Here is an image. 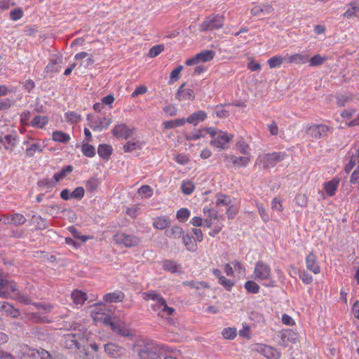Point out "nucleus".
Returning <instances> with one entry per match:
<instances>
[{"instance_id":"1","label":"nucleus","mask_w":359,"mask_h":359,"mask_svg":"<svg viewBox=\"0 0 359 359\" xmlns=\"http://www.w3.org/2000/svg\"><path fill=\"white\" fill-rule=\"evenodd\" d=\"M207 133L210 134L212 140L210 145L215 147L221 150L226 149L229 147V142L233 139V135L227 134L215 128H207Z\"/></svg>"},{"instance_id":"2","label":"nucleus","mask_w":359,"mask_h":359,"mask_svg":"<svg viewBox=\"0 0 359 359\" xmlns=\"http://www.w3.org/2000/svg\"><path fill=\"white\" fill-rule=\"evenodd\" d=\"M254 275L255 279L256 280H269V283L266 284V286H275V282L271 280V268L267 264L262 261H259L255 264Z\"/></svg>"},{"instance_id":"3","label":"nucleus","mask_w":359,"mask_h":359,"mask_svg":"<svg viewBox=\"0 0 359 359\" xmlns=\"http://www.w3.org/2000/svg\"><path fill=\"white\" fill-rule=\"evenodd\" d=\"M224 25L223 16L212 14L208 16L200 25L201 32L212 31L220 29Z\"/></svg>"},{"instance_id":"4","label":"nucleus","mask_w":359,"mask_h":359,"mask_svg":"<svg viewBox=\"0 0 359 359\" xmlns=\"http://www.w3.org/2000/svg\"><path fill=\"white\" fill-rule=\"evenodd\" d=\"M215 53L211 50H203L185 61L187 66H193L201 63L208 62L213 60Z\"/></svg>"},{"instance_id":"5","label":"nucleus","mask_w":359,"mask_h":359,"mask_svg":"<svg viewBox=\"0 0 359 359\" xmlns=\"http://www.w3.org/2000/svg\"><path fill=\"white\" fill-rule=\"evenodd\" d=\"M285 156V152H273L259 156L258 160L263 164L264 168L266 169L275 166L277 163L282 161Z\"/></svg>"},{"instance_id":"6","label":"nucleus","mask_w":359,"mask_h":359,"mask_svg":"<svg viewBox=\"0 0 359 359\" xmlns=\"http://www.w3.org/2000/svg\"><path fill=\"white\" fill-rule=\"evenodd\" d=\"M113 239L116 243L122 244L126 248L137 246L140 243V239L138 237L125 233H117L114 236Z\"/></svg>"},{"instance_id":"7","label":"nucleus","mask_w":359,"mask_h":359,"mask_svg":"<svg viewBox=\"0 0 359 359\" xmlns=\"http://www.w3.org/2000/svg\"><path fill=\"white\" fill-rule=\"evenodd\" d=\"M16 290L15 283L8 281L4 273L0 271V297L8 298L11 292H15Z\"/></svg>"},{"instance_id":"8","label":"nucleus","mask_w":359,"mask_h":359,"mask_svg":"<svg viewBox=\"0 0 359 359\" xmlns=\"http://www.w3.org/2000/svg\"><path fill=\"white\" fill-rule=\"evenodd\" d=\"M224 161L227 163L226 166L231 167V165L237 168L246 167L250 161L249 156H236L233 155L223 154Z\"/></svg>"},{"instance_id":"9","label":"nucleus","mask_w":359,"mask_h":359,"mask_svg":"<svg viewBox=\"0 0 359 359\" xmlns=\"http://www.w3.org/2000/svg\"><path fill=\"white\" fill-rule=\"evenodd\" d=\"M155 303L151 305L152 309L154 311L157 312L158 315L161 313L163 314L165 313L167 315H172L175 311V309L172 307H169L167 306L165 300L159 295L158 298L156 299ZM163 315H162L163 316Z\"/></svg>"},{"instance_id":"10","label":"nucleus","mask_w":359,"mask_h":359,"mask_svg":"<svg viewBox=\"0 0 359 359\" xmlns=\"http://www.w3.org/2000/svg\"><path fill=\"white\" fill-rule=\"evenodd\" d=\"M329 130L330 128L326 125H314L307 129L306 133L313 138L319 139L325 137Z\"/></svg>"},{"instance_id":"11","label":"nucleus","mask_w":359,"mask_h":359,"mask_svg":"<svg viewBox=\"0 0 359 359\" xmlns=\"http://www.w3.org/2000/svg\"><path fill=\"white\" fill-rule=\"evenodd\" d=\"M299 341L298 334L292 330H285L281 334L280 345L286 347L289 343L296 344Z\"/></svg>"},{"instance_id":"12","label":"nucleus","mask_w":359,"mask_h":359,"mask_svg":"<svg viewBox=\"0 0 359 359\" xmlns=\"http://www.w3.org/2000/svg\"><path fill=\"white\" fill-rule=\"evenodd\" d=\"M104 351L111 358H121L125 353V349L114 343L104 345Z\"/></svg>"},{"instance_id":"13","label":"nucleus","mask_w":359,"mask_h":359,"mask_svg":"<svg viewBox=\"0 0 359 359\" xmlns=\"http://www.w3.org/2000/svg\"><path fill=\"white\" fill-rule=\"evenodd\" d=\"M135 128L130 129L126 124L117 125L114 127L112 133L116 137H122L126 140L129 138L133 134Z\"/></svg>"},{"instance_id":"14","label":"nucleus","mask_w":359,"mask_h":359,"mask_svg":"<svg viewBox=\"0 0 359 359\" xmlns=\"http://www.w3.org/2000/svg\"><path fill=\"white\" fill-rule=\"evenodd\" d=\"M65 344L68 348H80L81 347V338L80 334H68L65 337Z\"/></svg>"},{"instance_id":"15","label":"nucleus","mask_w":359,"mask_h":359,"mask_svg":"<svg viewBox=\"0 0 359 359\" xmlns=\"http://www.w3.org/2000/svg\"><path fill=\"white\" fill-rule=\"evenodd\" d=\"M309 55L303 53H294L293 55H287L285 60L290 64L304 65L309 62Z\"/></svg>"},{"instance_id":"16","label":"nucleus","mask_w":359,"mask_h":359,"mask_svg":"<svg viewBox=\"0 0 359 359\" xmlns=\"http://www.w3.org/2000/svg\"><path fill=\"white\" fill-rule=\"evenodd\" d=\"M347 6L348 8L342 14V17L348 20L359 18V6L355 1L350 2Z\"/></svg>"},{"instance_id":"17","label":"nucleus","mask_w":359,"mask_h":359,"mask_svg":"<svg viewBox=\"0 0 359 359\" xmlns=\"http://www.w3.org/2000/svg\"><path fill=\"white\" fill-rule=\"evenodd\" d=\"M273 8L269 4H257L251 8V14L252 15H259L261 14L269 15L273 12Z\"/></svg>"},{"instance_id":"18","label":"nucleus","mask_w":359,"mask_h":359,"mask_svg":"<svg viewBox=\"0 0 359 359\" xmlns=\"http://www.w3.org/2000/svg\"><path fill=\"white\" fill-rule=\"evenodd\" d=\"M306 263L307 269L312 271L314 274H318L320 273V269L317 263L316 256L313 252H310L307 255L306 258Z\"/></svg>"},{"instance_id":"19","label":"nucleus","mask_w":359,"mask_h":359,"mask_svg":"<svg viewBox=\"0 0 359 359\" xmlns=\"http://www.w3.org/2000/svg\"><path fill=\"white\" fill-rule=\"evenodd\" d=\"M141 359H158L159 355L156 348L145 346L139 351Z\"/></svg>"},{"instance_id":"20","label":"nucleus","mask_w":359,"mask_h":359,"mask_svg":"<svg viewBox=\"0 0 359 359\" xmlns=\"http://www.w3.org/2000/svg\"><path fill=\"white\" fill-rule=\"evenodd\" d=\"M111 329L113 332L118 334L122 337H130L132 335L130 330L125 326L123 323H121L119 321H117L116 323H111Z\"/></svg>"},{"instance_id":"21","label":"nucleus","mask_w":359,"mask_h":359,"mask_svg":"<svg viewBox=\"0 0 359 359\" xmlns=\"http://www.w3.org/2000/svg\"><path fill=\"white\" fill-rule=\"evenodd\" d=\"M207 118V114L202 110L198 111L191 114L187 118V122L189 123H191L194 126H196L200 122L203 121Z\"/></svg>"},{"instance_id":"22","label":"nucleus","mask_w":359,"mask_h":359,"mask_svg":"<svg viewBox=\"0 0 359 359\" xmlns=\"http://www.w3.org/2000/svg\"><path fill=\"white\" fill-rule=\"evenodd\" d=\"M144 143L140 141L137 138H133L131 140L127 142L123 146V150L125 152H131L137 149H141Z\"/></svg>"},{"instance_id":"23","label":"nucleus","mask_w":359,"mask_h":359,"mask_svg":"<svg viewBox=\"0 0 359 359\" xmlns=\"http://www.w3.org/2000/svg\"><path fill=\"white\" fill-rule=\"evenodd\" d=\"M195 95L193 91H177L176 93V98L182 102L183 104L188 103L189 101L193 100Z\"/></svg>"},{"instance_id":"24","label":"nucleus","mask_w":359,"mask_h":359,"mask_svg":"<svg viewBox=\"0 0 359 359\" xmlns=\"http://www.w3.org/2000/svg\"><path fill=\"white\" fill-rule=\"evenodd\" d=\"M339 183V180L334 179L324 184V189L326 194L332 196L335 194V191L337 189L338 184Z\"/></svg>"},{"instance_id":"25","label":"nucleus","mask_w":359,"mask_h":359,"mask_svg":"<svg viewBox=\"0 0 359 359\" xmlns=\"http://www.w3.org/2000/svg\"><path fill=\"white\" fill-rule=\"evenodd\" d=\"M262 351L264 355L269 359H278L280 356V353L271 346H264Z\"/></svg>"},{"instance_id":"26","label":"nucleus","mask_w":359,"mask_h":359,"mask_svg":"<svg viewBox=\"0 0 359 359\" xmlns=\"http://www.w3.org/2000/svg\"><path fill=\"white\" fill-rule=\"evenodd\" d=\"M111 123V120L110 118L107 119L106 118H98L97 120L95 121V122L90 124V127L93 130H95L96 128L101 130L102 128H107L108 127Z\"/></svg>"},{"instance_id":"27","label":"nucleus","mask_w":359,"mask_h":359,"mask_svg":"<svg viewBox=\"0 0 359 359\" xmlns=\"http://www.w3.org/2000/svg\"><path fill=\"white\" fill-rule=\"evenodd\" d=\"M26 318L36 323H44L49 322L45 316H41L38 312L27 313Z\"/></svg>"},{"instance_id":"28","label":"nucleus","mask_w":359,"mask_h":359,"mask_svg":"<svg viewBox=\"0 0 359 359\" xmlns=\"http://www.w3.org/2000/svg\"><path fill=\"white\" fill-rule=\"evenodd\" d=\"M163 268L165 271H170L171 273L180 272V265L175 261L165 260L163 262Z\"/></svg>"},{"instance_id":"29","label":"nucleus","mask_w":359,"mask_h":359,"mask_svg":"<svg viewBox=\"0 0 359 359\" xmlns=\"http://www.w3.org/2000/svg\"><path fill=\"white\" fill-rule=\"evenodd\" d=\"M72 298L74 304L82 305L87 299V295L85 292L80 290H74L72 293Z\"/></svg>"},{"instance_id":"30","label":"nucleus","mask_w":359,"mask_h":359,"mask_svg":"<svg viewBox=\"0 0 359 359\" xmlns=\"http://www.w3.org/2000/svg\"><path fill=\"white\" fill-rule=\"evenodd\" d=\"M183 233L182 229L178 226H174L165 231L167 237L173 239L179 238L183 235Z\"/></svg>"},{"instance_id":"31","label":"nucleus","mask_w":359,"mask_h":359,"mask_svg":"<svg viewBox=\"0 0 359 359\" xmlns=\"http://www.w3.org/2000/svg\"><path fill=\"white\" fill-rule=\"evenodd\" d=\"M207 128L196 130L189 133L185 134V139L187 140H196L201 137L205 136V133H207Z\"/></svg>"},{"instance_id":"32","label":"nucleus","mask_w":359,"mask_h":359,"mask_svg":"<svg viewBox=\"0 0 359 359\" xmlns=\"http://www.w3.org/2000/svg\"><path fill=\"white\" fill-rule=\"evenodd\" d=\"M285 60V58L281 55H277L270 57L267 60V63L271 69H273L280 67L283 64Z\"/></svg>"},{"instance_id":"33","label":"nucleus","mask_w":359,"mask_h":359,"mask_svg":"<svg viewBox=\"0 0 359 359\" xmlns=\"http://www.w3.org/2000/svg\"><path fill=\"white\" fill-rule=\"evenodd\" d=\"M123 299V294L121 292L108 293L104 296V300L109 303L122 302Z\"/></svg>"},{"instance_id":"34","label":"nucleus","mask_w":359,"mask_h":359,"mask_svg":"<svg viewBox=\"0 0 359 359\" xmlns=\"http://www.w3.org/2000/svg\"><path fill=\"white\" fill-rule=\"evenodd\" d=\"M182 237L183 243L187 249L190 252H195L197 249V245L196 242L192 241L191 238L188 234L183 233Z\"/></svg>"},{"instance_id":"35","label":"nucleus","mask_w":359,"mask_h":359,"mask_svg":"<svg viewBox=\"0 0 359 359\" xmlns=\"http://www.w3.org/2000/svg\"><path fill=\"white\" fill-rule=\"evenodd\" d=\"M170 224V221L165 217H159L154 219L153 226L158 229H164Z\"/></svg>"},{"instance_id":"36","label":"nucleus","mask_w":359,"mask_h":359,"mask_svg":"<svg viewBox=\"0 0 359 359\" xmlns=\"http://www.w3.org/2000/svg\"><path fill=\"white\" fill-rule=\"evenodd\" d=\"M112 151V148L111 146L107 144H100L98 147L97 153L99 156L104 159H107L109 156L111 155Z\"/></svg>"},{"instance_id":"37","label":"nucleus","mask_w":359,"mask_h":359,"mask_svg":"<svg viewBox=\"0 0 359 359\" xmlns=\"http://www.w3.org/2000/svg\"><path fill=\"white\" fill-rule=\"evenodd\" d=\"M336 99L337 105L341 107L344 106L346 103L351 101L352 97L349 93L345 92L344 93L337 94Z\"/></svg>"},{"instance_id":"38","label":"nucleus","mask_w":359,"mask_h":359,"mask_svg":"<svg viewBox=\"0 0 359 359\" xmlns=\"http://www.w3.org/2000/svg\"><path fill=\"white\" fill-rule=\"evenodd\" d=\"M48 118L47 116L39 115L33 118L31 125L33 127L42 128L48 123Z\"/></svg>"},{"instance_id":"39","label":"nucleus","mask_w":359,"mask_h":359,"mask_svg":"<svg viewBox=\"0 0 359 359\" xmlns=\"http://www.w3.org/2000/svg\"><path fill=\"white\" fill-rule=\"evenodd\" d=\"M53 140L55 142L65 143L70 140V137L67 133L57 130L53 133Z\"/></svg>"},{"instance_id":"40","label":"nucleus","mask_w":359,"mask_h":359,"mask_svg":"<svg viewBox=\"0 0 359 359\" xmlns=\"http://www.w3.org/2000/svg\"><path fill=\"white\" fill-rule=\"evenodd\" d=\"M0 142L4 145L6 149H11L15 146L16 140L15 137L6 135L1 138Z\"/></svg>"},{"instance_id":"41","label":"nucleus","mask_w":359,"mask_h":359,"mask_svg":"<svg viewBox=\"0 0 359 359\" xmlns=\"http://www.w3.org/2000/svg\"><path fill=\"white\" fill-rule=\"evenodd\" d=\"M99 180L96 177L90 178L86 183V189L87 191L93 193L95 191L99 186Z\"/></svg>"},{"instance_id":"42","label":"nucleus","mask_w":359,"mask_h":359,"mask_svg":"<svg viewBox=\"0 0 359 359\" xmlns=\"http://www.w3.org/2000/svg\"><path fill=\"white\" fill-rule=\"evenodd\" d=\"M327 57L326 56H320L317 54L313 56L311 59L309 58V65L311 67L319 66L323 65L326 60Z\"/></svg>"},{"instance_id":"43","label":"nucleus","mask_w":359,"mask_h":359,"mask_svg":"<svg viewBox=\"0 0 359 359\" xmlns=\"http://www.w3.org/2000/svg\"><path fill=\"white\" fill-rule=\"evenodd\" d=\"M43 147H41L39 143L32 144L30 147L26 149V155L27 156L32 157L36 152H41L43 151Z\"/></svg>"},{"instance_id":"44","label":"nucleus","mask_w":359,"mask_h":359,"mask_svg":"<svg viewBox=\"0 0 359 359\" xmlns=\"http://www.w3.org/2000/svg\"><path fill=\"white\" fill-rule=\"evenodd\" d=\"M34 359H55L49 352L44 349L36 350L32 353Z\"/></svg>"},{"instance_id":"45","label":"nucleus","mask_w":359,"mask_h":359,"mask_svg":"<svg viewBox=\"0 0 359 359\" xmlns=\"http://www.w3.org/2000/svg\"><path fill=\"white\" fill-rule=\"evenodd\" d=\"M165 50L163 44H158L151 47L148 53V56L150 57H156Z\"/></svg>"},{"instance_id":"46","label":"nucleus","mask_w":359,"mask_h":359,"mask_svg":"<svg viewBox=\"0 0 359 359\" xmlns=\"http://www.w3.org/2000/svg\"><path fill=\"white\" fill-rule=\"evenodd\" d=\"M25 216L20 213H14L11 215V222L15 225H21L26 222Z\"/></svg>"},{"instance_id":"47","label":"nucleus","mask_w":359,"mask_h":359,"mask_svg":"<svg viewBox=\"0 0 359 359\" xmlns=\"http://www.w3.org/2000/svg\"><path fill=\"white\" fill-rule=\"evenodd\" d=\"M81 359H100V355L95 350H89V348H87L83 350Z\"/></svg>"},{"instance_id":"48","label":"nucleus","mask_w":359,"mask_h":359,"mask_svg":"<svg viewBox=\"0 0 359 359\" xmlns=\"http://www.w3.org/2000/svg\"><path fill=\"white\" fill-rule=\"evenodd\" d=\"M231 203V200L229 196L218 194L216 195V205L217 206L224 205H229Z\"/></svg>"},{"instance_id":"49","label":"nucleus","mask_w":359,"mask_h":359,"mask_svg":"<svg viewBox=\"0 0 359 359\" xmlns=\"http://www.w3.org/2000/svg\"><path fill=\"white\" fill-rule=\"evenodd\" d=\"M32 305L36 309H42L44 313H48L52 311L53 306L50 303H33Z\"/></svg>"},{"instance_id":"50","label":"nucleus","mask_w":359,"mask_h":359,"mask_svg":"<svg viewBox=\"0 0 359 359\" xmlns=\"http://www.w3.org/2000/svg\"><path fill=\"white\" fill-rule=\"evenodd\" d=\"M245 288L248 292L252 294H257L259 290V286L258 284L252 280L247 281L245 284Z\"/></svg>"},{"instance_id":"51","label":"nucleus","mask_w":359,"mask_h":359,"mask_svg":"<svg viewBox=\"0 0 359 359\" xmlns=\"http://www.w3.org/2000/svg\"><path fill=\"white\" fill-rule=\"evenodd\" d=\"M194 184L191 181H184L182 184V191L187 195L191 194L194 189Z\"/></svg>"},{"instance_id":"52","label":"nucleus","mask_w":359,"mask_h":359,"mask_svg":"<svg viewBox=\"0 0 359 359\" xmlns=\"http://www.w3.org/2000/svg\"><path fill=\"white\" fill-rule=\"evenodd\" d=\"M24 16V11L21 8H16L10 12V18L13 21H17Z\"/></svg>"},{"instance_id":"53","label":"nucleus","mask_w":359,"mask_h":359,"mask_svg":"<svg viewBox=\"0 0 359 359\" xmlns=\"http://www.w3.org/2000/svg\"><path fill=\"white\" fill-rule=\"evenodd\" d=\"M83 154L88 157H93L95 154V149L89 144H84L81 148Z\"/></svg>"},{"instance_id":"54","label":"nucleus","mask_w":359,"mask_h":359,"mask_svg":"<svg viewBox=\"0 0 359 359\" xmlns=\"http://www.w3.org/2000/svg\"><path fill=\"white\" fill-rule=\"evenodd\" d=\"M184 67L182 65H179L176 68H175L170 74V82L174 83L177 81L180 77V74L181 72L183 70Z\"/></svg>"},{"instance_id":"55","label":"nucleus","mask_w":359,"mask_h":359,"mask_svg":"<svg viewBox=\"0 0 359 359\" xmlns=\"http://www.w3.org/2000/svg\"><path fill=\"white\" fill-rule=\"evenodd\" d=\"M222 334L224 339H233L237 335V332L235 328L228 327L222 331Z\"/></svg>"},{"instance_id":"56","label":"nucleus","mask_w":359,"mask_h":359,"mask_svg":"<svg viewBox=\"0 0 359 359\" xmlns=\"http://www.w3.org/2000/svg\"><path fill=\"white\" fill-rule=\"evenodd\" d=\"M295 202L301 208H305L307 205L308 198L305 194H299L295 197Z\"/></svg>"},{"instance_id":"57","label":"nucleus","mask_w":359,"mask_h":359,"mask_svg":"<svg viewBox=\"0 0 359 359\" xmlns=\"http://www.w3.org/2000/svg\"><path fill=\"white\" fill-rule=\"evenodd\" d=\"M65 118L68 122L77 123L81 120V115L74 111H69L65 113Z\"/></svg>"},{"instance_id":"58","label":"nucleus","mask_w":359,"mask_h":359,"mask_svg":"<svg viewBox=\"0 0 359 359\" xmlns=\"http://www.w3.org/2000/svg\"><path fill=\"white\" fill-rule=\"evenodd\" d=\"M236 145L239 150V152L241 154H243L244 156H249L250 157V155L248 151L249 145L246 142L243 141H240L237 143Z\"/></svg>"},{"instance_id":"59","label":"nucleus","mask_w":359,"mask_h":359,"mask_svg":"<svg viewBox=\"0 0 359 359\" xmlns=\"http://www.w3.org/2000/svg\"><path fill=\"white\" fill-rule=\"evenodd\" d=\"M138 193L147 198L152 195L153 190L149 185H143L138 189Z\"/></svg>"},{"instance_id":"60","label":"nucleus","mask_w":359,"mask_h":359,"mask_svg":"<svg viewBox=\"0 0 359 359\" xmlns=\"http://www.w3.org/2000/svg\"><path fill=\"white\" fill-rule=\"evenodd\" d=\"M190 212L187 208H181L177 212V218L180 221H184L189 217Z\"/></svg>"},{"instance_id":"61","label":"nucleus","mask_w":359,"mask_h":359,"mask_svg":"<svg viewBox=\"0 0 359 359\" xmlns=\"http://www.w3.org/2000/svg\"><path fill=\"white\" fill-rule=\"evenodd\" d=\"M85 190L81 187H76L71 194L72 198L81 199L84 196Z\"/></svg>"},{"instance_id":"62","label":"nucleus","mask_w":359,"mask_h":359,"mask_svg":"<svg viewBox=\"0 0 359 359\" xmlns=\"http://www.w3.org/2000/svg\"><path fill=\"white\" fill-rule=\"evenodd\" d=\"M159 295L161 294L155 291H149L143 293L144 299L147 301L152 300L155 302L156 299L158 298Z\"/></svg>"},{"instance_id":"63","label":"nucleus","mask_w":359,"mask_h":359,"mask_svg":"<svg viewBox=\"0 0 359 359\" xmlns=\"http://www.w3.org/2000/svg\"><path fill=\"white\" fill-rule=\"evenodd\" d=\"M257 208H258V211H259V215H260L262 219L263 220V222L265 223L269 222L270 219V217H269V215L267 213L266 210H265V208L261 205H257Z\"/></svg>"},{"instance_id":"64","label":"nucleus","mask_w":359,"mask_h":359,"mask_svg":"<svg viewBox=\"0 0 359 359\" xmlns=\"http://www.w3.org/2000/svg\"><path fill=\"white\" fill-rule=\"evenodd\" d=\"M350 182L353 184H359V165L356 170H355L350 177Z\"/></svg>"}]
</instances>
